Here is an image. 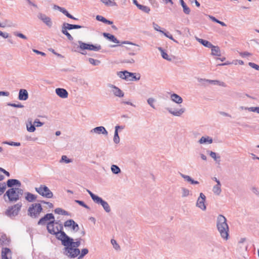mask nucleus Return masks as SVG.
Returning a JSON list of instances; mask_svg holds the SVG:
<instances>
[{"mask_svg":"<svg viewBox=\"0 0 259 259\" xmlns=\"http://www.w3.org/2000/svg\"><path fill=\"white\" fill-rule=\"evenodd\" d=\"M58 239L61 241L62 244L64 246L63 251L65 255L70 258H75L79 255L80 251L77 248L80 245V239H76L74 241L63 231L58 233Z\"/></svg>","mask_w":259,"mask_h":259,"instance_id":"obj_1","label":"nucleus"},{"mask_svg":"<svg viewBox=\"0 0 259 259\" xmlns=\"http://www.w3.org/2000/svg\"><path fill=\"white\" fill-rule=\"evenodd\" d=\"M217 227L221 237L227 240L229 236V226L227 223V219L224 215L220 214L217 217Z\"/></svg>","mask_w":259,"mask_h":259,"instance_id":"obj_2","label":"nucleus"},{"mask_svg":"<svg viewBox=\"0 0 259 259\" xmlns=\"http://www.w3.org/2000/svg\"><path fill=\"white\" fill-rule=\"evenodd\" d=\"M23 190L19 188H12L8 189L4 195L8 197L9 201L16 202L19 200L23 194Z\"/></svg>","mask_w":259,"mask_h":259,"instance_id":"obj_3","label":"nucleus"},{"mask_svg":"<svg viewBox=\"0 0 259 259\" xmlns=\"http://www.w3.org/2000/svg\"><path fill=\"white\" fill-rule=\"evenodd\" d=\"M42 210V208L40 203H34L28 207L27 213L31 218L36 219L39 217Z\"/></svg>","mask_w":259,"mask_h":259,"instance_id":"obj_4","label":"nucleus"},{"mask_svg":"<svg viewBox=\"0 0 259 259\" xmlns=\"http://www.w3.org/2000/svg\"><path fill=\"white\" fill-rule=\"evenodd\" d=\"M117 75L120 78L127 81H138L141 78V76L139 74L137 75L136 73L130 72L126 70L118 72Z\"/></svg>","mask_w":259,"mask_h":259,"instance_id":"obj_5","label":"nucleus"},{"mask_svg":"<svg viewBox=\"0 0 259 259\" xmlns=\"http://www.w3.org/2000/svg\"><path fill=\"white\" fill-rule=\"evenodd\" d=\"M35 190L40 195L44 197L51 198L53 197V193L52 192L47 186L45 185H40L39 187H35Z\"/></svg>","mask_w":259,"mask_h":259,"instance_id":"obj_6","label":"nucleus"},{"mask_svg":"<svg viewBox=\"0 0 259 259\" xmlns=\"http://www.w3.org/2000/svg\"><path fill=\"white\" fill-rule=\"evenodd\" d=\"M22 205V203L19 202L13 206L9 207L5 211V214L11 218L16 217L18 214Z\"/></svg>","mask_w":259,"mask_h":259,"instance_id":"obj_7","label":"nucleus"},{"mask_svg":"<svg viewBox=\"0 0 259 259\" xmlns=\"http://www.w3.org/2000/svg\"><path fill=\"white\" fill-rule=\"evenodd\" d=\"M78 44L79 48L82 50H88L90 51H98L101 49V46L100 45H94L86 44L81 41H78Z\"/></svg>","mask_w":259,"mask_h":259,"instance_id":"obj_8","label":"nucleus"},{"mask_svg":"<svg viewBox=\"0 0 259 259\" xmlns=\"http://www.w3.org/2000/svg\"><path fill=\"white\" fill-rule=\"evenodd\" d=\"M206 201V196L203 193H200L199 196L197 198L196 206L201 209L202 210H205L206 206L205 204Z\"/></svg>","mask_w":259,"mask_h":259,"instance_id":"obj_9","label":"nucleus"},{"mask_svg":"<svg viewBox=\"0 0 259 259\" xmlns=\"http://www.w3.org/2000/svg\"><path fill=\"white\" fill-rule=\"evenodd\" d=\"M37 18L44 23L48 27L51 28L53 25V22L51 18L46 14L39 13L37 15Z\"/></svg>","mask_w":259,"mask_h":259,"instance_id":"obj_10","label":"nucleus"},{"mask_svg":"<svg viewBox=\"0 0 259 259\" xmlns=\"http://www.w3.org/2000/svg\"><path fill=\"white\" fill-rule=\"evenodd\" d=\"M166 109L170 114L175 116H181L186 111L185 108L175 109L167 107Z\"/></svg>","mask_w":259,"mask_h":259,"instance_id":"obj_11","label":"nucleus"},{"mask_svg":"<svg viewBox=\"0 0 259 259\" xmlns=\"http://www.w3.org/2000/svg\"><path fill=\"white\" fill-rule=\"evenodd\" d=\"M107 87L112 90L111 91L115 96L120 98L124 96V93L116 86L109 83L107 84Z\"/></svg>","mask_w":259,"mask_h":259,"instance_id":"obj_12","label":"nucleus"},{"mask_svg":"<svg viewBox=\"0 0 259 259\" xmlns=\"http://www.w3.org/2000/svg\"><path fill=\"white\" fill-rule=\"evenodd\" d=\"M98 204H100L106 212H109L111 211L110 207L107 202L104 200L102 198L99 197L95 202Z\"/></svg>","mask_w":259,"mask_h":259,"instance_id":"obj_13","label":"nucleus"},{"mask_svg":"<svg viewBox=\"0 0 259 259\" xmlns=\"http://www.w3.org/2000/svg\"><path fill=\"white\" fill-rule=\"evenodd\" d=\"M54 223V220L51 221L47 225V230L50 234H56L57 236L58 237V233H60L61 231H59L57 228H55Z\"/></svg>","mask_w":259,"mask_h":259,"instance_id":"obj_14","label":"nucleus"},{"mask_svg":"<svg viewBox=\"0 0 259 259\" xmlns=\"http://www.w3.org/2000/svg\"><path fill=\"white\" fill-rule=\"evenodd\" d=\"M91 133H95L98 135L102 134L105 136H107L108 134L107 131L106 130V128L104 126H97V127H96L93 128L91 131Z\"/></svg>","mask_w":259,"mask_h":259,"instance_id":"obj_15","label":"nucleus"},{"mask_svg":"<svg viewBox=\"0 0 259 259\" xmlns=\"http://www.w3.org/2000/svg\"><path fill=\"white\" fill-rule=\"evenodd\" d=\"M54 220V217L52 213H48L44 217L41 218L38 222V225H45L48 221H52Z\"/></svg>","mask_w":259,"mask_h":259,"instance_id":"obj_16","label":"nucleus"},{"mask_svg":"<svg viewBox=\"0 0 259 259\" xmlns=\"http://www.w3.org/2000/svg\"><path fill=\"white\" fill-rule=\"evenodd\" d=\"M53 9L54 10H57L59 11L60 12H62L63 14H64L65 16H66L67 17L73 19V20H77L76 18L74 17L73 16H72L71 14H70L68 11L64 8L59 7L57 5H54L53 7Z\"/></svg>","mask_w":259,"mask_h":259,"instance_id":"obj_17","label":"nucleus"},{"mask_svg":"<svg viewBox=\"0 0 259 259\" xmlns=\"http://www.w3.org/2000/svg\"><path fill=\"white\" fill-rule=\"evenodd\" d=\"M56 94L60 98L63 99L67 98L68 96V93L67 91L62 88H57L55 90Z\"/></svg>","mask_w":259,"mask_h":259,"instance_id":"obj_18","label":"nucleus"},{"mask_svg":"<svg viewBox=\"0 0 259 259\" xmlns=\"http://www.w3.org/2000/svg\"><path fill=\"white\" fill-rule=\"evenodd\" d=\"M200 144H210L212 143V138L208 136L202 137L198 142Z\"/></svg>","mask_w":259,"mask_h":259,"instance_id":"obj_19","label":"nucleus"},{"mask_svg":"<svg viewBox=\"0 0 259 259\" xmlns=\"http://www.w3.org/2000/svg\"><path fill=\"white\" fill-rule=\"evenodd\" d=\"M28 98V93L25 89H20L19 92L18 99L20 100L26 101Z\"/></svg>","mask_w":259,"mask_h":259,"instance_id":"obj_20","label":"nucleus"},{"mask_svg":"<svg viewBox=\"0 0 259 259\" xmlns=\"http://www.w3.org/2000/svg\"><path fill=\"white\" fill-rule=\"evenodd\" d=\"M2 259H11V251L8 248H4L2 251Z\"/></svg>","mask_w":259,"mask_h":259,"instance_id":"obj_21","label":"nucleus"},{"mask_svg":"<svg viewBox=\"0 0 259 259\" xmlns=\"http://www.w3.org/2000/svg\"><path fill=\"white\" fill-rule=\"evenodd\" d=\"M170 98L172 101L178 104H182L183 101L182 97L175 93L171 94L170 95Z\"/></svg>","mask_w":259,"mask_h":259,"instance_id":"obj_22","label":"nucleus"},{"mask_svg":"<svg viewBox=\"0 0 259 259\" xmlns=\"http://www.w3.org/2000/svg\"><path fill=\"white\" fill-rule=\"evenodd\" d=\"M21 185V184L20 182L16 179H9L8 180L6 184V185H7L8 187H10L11 188H12V187L14 185L20 187Z\"/></svg>","mask_w":259,"mask_h":259,"instance_id":"obj_23","label":"nucleus"},{"mask_svg":"<svg viewBox=\"0 0 259 259\" xmlns=\"http://www.w3.org/2000/svg\"><path fill=\"white\" fill-rule=\"evenodd\" d=\"M26 126L27 131L28 132L32 133L35 132V131L36 130L34 123L32 124V120L30 119H28L26 123Z\"/></svg>","mask_w":259,"mask_h":259,"instance_id":"obj_24","label":"nucleus"},{"mask_svg":"<svg viewBox=\"0 0 259 259\" xmlns=\"http://www.w3.org/2000/svg\"><path fill=\"white\" fill-rule=\"evenodd\" d=\"M103 36L109 39L110 41L116 44H119L120 41L115 37L114 35L108 33H103Z\"/></svg>","mask_w":259,"mask_h":259,"instance_id":"obj_25","label":"nucleus"},{"mask_svg":"<svg viewBox=\"0 0 259 259\" xmlns=\"http://www.w3.org/2000/svg\"><path fill=\"white\" fill-rule=\"evenodd\" d=\"M195 39L198 42H199L201 45H202L203 46H204V47H205L206 48H210L212 46V44L210 42H209L206 40L199 38L197 37H195Z\"/></svg>","mask_w":259,"mask_h":259,"instance_id":"obj_26","label":"nucleus"},{"mask_svg":"<svg viewBox=\"0 0 259 259\" xmlns=\"http://www.w3.org/2000/svg\"><path fill=\"white\" fill-rule=\"evenodd\" d=\"M221 186V183H218V184L213 186L212 188V192L215 195L219 196L221 194L222 192Z\"/></svg>","mask_w":259,"mask_h":259,"instance_id":"obj_27","label":"nucleus"},{"mask_svg":"<svg viewBox=\"0 0 259 259\" xmlns=\"http://www.w3.org/2000/svg\"><path fill=\"white\" fill-rule=\"evenodd\" d=\"M181 193L182 198H186L192 195L191 191L185 187L181 188Z\"/></svg>","mask_w":259,"mask_h":259,"instance_id":"obj_28","label":"nucleus"},{"mask_svg":"<svg viewBox=\"0 0 259 259\" xmlns=\"http://www.w3.org/2000/svg\"><path fill=\"white\" fill-rule=\"evenodd\" d=\"M211 50V55L213 56H220L221 50L218 46H214L212 45V47L210 48Z\"/></svg>","mask_w":259,"mask_h":259,"instance_id":"obj_29","label":"nucleus"},{"mask_svg":"<svg viewBox=\"0 0 259 259\" xmlns=\"http://www.w3.org/2000/svg\"><path fill=\"white\" fill-rule=\"evenodd\" d=\"M37 198V196L30 192L25 193V199L28 202H33Z\"/></svg>","mask_w":259,"mask_h":259,"instance_id":"obj_30","label":"nucleus"},{"mask_svg":"<svg viewBox=\"0 0 259 259\" xmlns=\"http://www.w3.org/2000/svg\"><path fill=\"white\" fill-rule=\"evenodd\" d=\"M67 30H68V29L65 27V25L64 26L62 25L61 30L62 33L67 36L68 40L72 41L73 40V37L71 35V34L68 32Z\"/></svg>","mask_w":259,"mask_h":259,"instance_id":"obj_31","label":"nucleus"},{"mask_svg":"<svg viewBox=\"0 0 259 259\" xmlns=\"http://www.w3.org/2000/svg\"><path fill=\"white\" fill-rule=\"evenodd\" d=\"M63 25H65V27H66L67 29H68V30L73 29H79L82 28L83 26L81 25H75V24H71L67 23H64L63 24Z\"/></svg>","mask_w":259,"mask_h":259,"instance_id":"obj_32","label":"nucleus"},{"mask_svg":"<svg viewBox=\"0 0 259 259\" xmlns=\"http://www.w3.org/2000/svg\"><path fill=\"white\" fill-rule=\"evenodd\" d=\"M96 19L99 21L102 22L104 23H106L109 25L113 24V22L106 19L105 18L101 15H97L96 16Z\"/></svg>","mask_w":259,"mask_h":259,"instance_id":"obj_33","label":"nucleus"},{"mask_svg":"<svg viewBox=\"0 0 259 259\" xmlns=\"http://www.w3.org/2000/svg\"><path fill=\"white\" fill-rule=\"evenodd\" d=\"M207 82H209V83H212L213 84H214V85H219L220 86H222V87H226V84L224 82H222V81H219V80H209V79H207L206 80Z\"/></svg>","mask_w":259,"mask_h":259,"instance_id":"obj_34","label":"nucleus"},{"mask_svg":"<svg viewBox=\"0 0 259 259\" xmlns=\"http://www.w3.org/2000/svg\"><path fill=\"white\" fill-rule=\"evenodd\" d=\"M101 2L107 6H116V3L114 0H101Z\"/></svg>","mask_w":259,"mask_h":259,"instance_id":"obj_35","label":"nucleus"},{"mask_svg":"<svg viewBox=\"0 0 259 259\" xmlns=\"http://www.w3.org/2000/svg\"><path fill=\"white\" fill-rule=\"evenodd\" d=\"M181 4L183 8L184 12L186 14H189L190 12V9L187 7L186 4L185 3L183 0H180Z\"/></svg>","mask_w":259,"mask_h":259,"instance_id":"obj_36","label":"nucleus"},{"mask_svg":"<svg viewBox=\"0 0 259 259\" xmlns=\"http://www.w3.org/2000/svg\"><path fill=\"white\" fill-rule=\"evenodd\" d=\"M111 170L114 174H118L121 172L120 168L116 165L113 164L111 166Z\"/></svg>","mask_w":259,"mask_h":259,"instance_id":"obj_37","label":"nucleus"},{"mask_svg":"<svg viewBox=\"0 0 259 259\" xmlns=\"http://www.w3.org/2000/svg\"><path fill=\"white\" fill-rule=\"evenodd\" d=\"M158 49L161 52V56L163 59L168 61H171V59L169 57L167 54L165 53L161 48L159 47Z\"/></svg>","mask_w":259,"mask_h":259,"instance_id":"obj_38","label":"nucleus"},{"mask_svg":"<svg viewBox=\"0 0 259 259\" xmlns=\"http://www.w3.org/2000/svg\"><path fill=\"white\" fill-rule=\"evenodd\" d=\"M210 156L213 158L215 161H220V156L217 155V153L213 151H208Z\"/></svg>","mask_w":259,"mask_h":259,"instance_id":"obj_39","label":"nucleus"},{"mask_svg":"<svg viewBox=\"0 0 259 259\" xmlns=\"http://www.w3.org/2000/svg\"><path fill=\"white\" fill-rule=\"evenodd\" d=\"M147 103L148 105L153 109H155V107L154 105L155 103L156 102V100L153 98H149L147 100Z\"/></svg>","mask_w":259,"mask_h":259,"instance_id":"obj_40","label":"nucleus"},{"mask_svg":"<svg viewBox=\"0 0 259 259\" xmlns=\"http://www.w3.org/2000/svg\"><path fill=\"white\" fill-rule=\"evenodd\" d=\"M59 162L60 163H69L72 162V160L68 158L66 155H63Z\"/></svg>","mask_w":259,"mask_h":259,"instance_id":"obj_41","label":"nucleus"},{"mask_svg":"<svg viewBox=\"0 0 259 259\" xmlns=\"http://www.w3.org/2000/svg\"><path fill=\"white\" fill-rule=\"evenodd\" d=\"M88 61L92 65L94 66H98L100 64L101 62L100 60L94 59L92 58H90L88 59Z\"/></svg>","mask_w":259,"mask_h":259,"instance_id":"obj_42","label":"nucleus"},{"mask_svg":"<svg viewBox=\"0 0 259 259\" xmlns=\"http://www.w3.org/2000/svg\"><path fill=\"white\" fill-rule=\"evenodd\" d=\"M88 252L89 250L87 248L82 249L80 252L79 255H78V259L82 258L86 254L88 253Z\"/></svg>","mask_w":259,"mask_h":259,"instance_id":"obj_43","label":"nucleus"},{"mask_svg":"<svg viewBox=\"0 0 259 259\" xmlns=\"http://www.w3.org/2000/svg\"><path fill=\"white\" fill-rule=\"evenodd\" d=\"M113 140L114 143L116 144L120 142V138L118 135V132L114 131Z\"/></svg>","mask_w":259,"mask_h":259,"instance_id":"obj_44","label":"nucleus"},{"mask_svg":"<svg viewBox=\"0 0 259 259\" xmlns=\"http://www.w3.org/2000/svg\"><path fill=\"white\" fill-rule=\"evenodd\" d=\"M138 8L140 10H141V11H142L146 13H148V14L149 13V12L150 11V8L146 6L140 5V6H139Z\"/></svg>","mask_w":259,"mask_h":259,"instance_id":"obj_45","label":"nucleus"},{"mask_svg":"<svg viewBox=\"0 0 259 259\" xmlns=\"http://www.w3.org/2000/svg\"><path fill=\"white\" fill-rule=\"evenodd\" d=\"M55 212L57 214H61L63 215H68V213L67 211L62 209L61 208H57L55 209Z\"/></svg>","mask_w":259,"mask_h":259,"instance_id":"obj_46","label":"nucleus"},{"mask_svg":"<svg viewBox=\"0 0 259 259\" xmlns=\"http://www.w3.org/2000/svg\"><path fill=\"white\" fill-rule=\"evenodd\" d=\"M180 175L181 176L182 178H183L185 181L191 183L193 179L188 175H184L182 173H180Z\"/></svg>","mask_w":259,"mask_h":259,"instance_id":"obj_47","label":"nucleus"},{"mask_svg":"<svg viewBox=\"0 0 259 259\" xmlns=\"http://www.w3.org/2000/svg\"><path fill=\"white\" fill-rule=\"evenodd\" d=\"M13 34H14V36L18 37L21 38L23 39H27V37H26V36H25L23 33H22L21 32H19L18 31H14L13 32Z\"/></svg>","mask_w":259,"mask_h":259,"instance_id":"obj_48","label":"nucleus"},{"mask_svg":"<svg viewBox=\"0 0 259 259\" xmlns=\"http://www.w3.org/2000/svg\"><path fill=\"white\" fill-rule=\"evenodd\" d=\"M3 144H7L10 146H20L21 144L19 142H8V141H5L3 142Z\"/></svg>","mask_w":259,"mask_h":259,"instance_id":"obj_49","label":"nucleus"},{"mask_svg":"<svg viewBox=\"0 0 259 259\" xmlns=\"http://www.w3.org/2000/svg\"><path fill=\"white\" fill-rule=\"evenodd\" d=\"M6 188L7 185L5 183H0V196L4 193Z\"/></svg>","mask_w":259,"mask_h":259,"instance_id":"obj_50","label":"nucleus"},{"mask_svg":"<svg viewBox=\"0 0 259 259\" xmlns=\"http://www.w3.org/2000/svg\"><path fill=\"white\" fill-rule=\"evenodd\" d=\"M111 243L115 250H118L120 249V246L115 240L111 239Z\"/></svg>","mask_w":259,"mask_h":259,"instance_id":"obj_51","label":"nucleus"},{"mask_svg":"<svg viewBox=\"0 0 259 259\" xmlns=\"http://www.w3.org/2000/svg\"><path fill=\"white\" fill-rule=\"evenodd\" d=\"M245 109L248 110L249 111L256 112L259 114V107H248L245 108Z\"/></svg>","mask_w":259,"mask_h":259,"instance_id":"obj_52","label":"nucleus"},{"mask_svg":"<svg viewBox=\"0 0 259 259\" xmlns=\"http://www.w3.org/2000/svg\"><path fill=\"white\" fill-rule=\"evenodd\" d=\"M74 224V221L73 220H69L66 221L64 223V226L66 227H71L72 225Z\"/></svg>","mask_w":259,"mask_h":259,"instance_id":"obj_53","label":"nucleus"},{"mask_svg":"<svg viewBox=\"0 0 259 259\" xmlns=\"http://www.w3.org/2000/svg\"><path fill=\"white\" fill-rule=\"evenodd\" d=\"M33 123L35 127H40L44 125V123L40 121L38 119H35Z\"/></svg>","mask_w":259,"mask_h":259,"instance_id":"obj_54","label":"nucleus"},{"mask_svg":"<svg viewBox=\"0 0 259 259\" xmlns=\"http://www.w3.org/2000/svg\"><path fill=\"white\" fill-rule=\"evenodd\" d=\"M210 18L213 21L215 22L221 24L222 26H226V24L224 22L218 20L215 17L210 16Z\"/></svg>","mask_w":259,"mask_h":259,"instance_id":"obj_55","label":"nucleus"},{"mask_svg":"<svg viewBox=\"0 0 259 259\" xmlns=\"http://www.w3.org/2000/svg\"><path fill=\"white\" fill-rule=\"evenodd\" d=\"M87 191L90 194V196L91 197V198L93 199V200L94 201V202H95V201L99 197L98 196L95 195L89 190H87Z\"/></svg>","mask_w":259,"mask_h":259,"instance_id":"obj_56","label":"nucleus"},{"mask_svg":"<svg viewBox=\"0 0 259 259\" xmlns=\"http://www.w3.org/2000/svg\"><path fill=\"white\" fill-rule=\"evenodd\" d=\"M152 25H153V27L154 29L156 31H159V32H161L162 33L164 32L163 31H162V30H161L160 29V26L157 24H156V23L153 22L152 23Z\"/></svg>","mask_w":259,"mask_h":259,"instance_id":"obj_57","label":"nucleus"},{"mask_svg":"<svg viewBox=\"0 0 259 259\" xmlns=\"http://www.w3.org/2000/svg\"><path fill=\"white\" fill-rule=\"evenodd\" d=\"M75 202L85 208L90 209V207L87 205H86L82 201L75 200Z\"/></svg>","mask_w":259,"mask_h":259,"instance_id":"obj_58","label":"nucleus"},{"mask_svg":"<svg viewBox=\"0 0 259 259\" xmlns=\"http://www.w3.org/2000/svg\"><path fill=\"white\" fill-rule=\"evenodd\" d=\"M248 65L251 67L252 68L255 69L256 70L259 71V66L254 63L252 62H249Z\"/></svg>","mask_w":259,"mask_h":259,"instance_id":"obj_59","label":"nucleus"},{"mask_svg":"<svg viewBox=\"0 0 259 259\" xmlns=\"http://www.w3.org/2000/svg\"><path fill=\"white\" fill-rule=\"evenodd\" d=\"M239 54L242 57H250L252 56V54L248 52H240Z\"/></svg>","mask_w":259,"mask_h":259,"instance_id":"obj_60","label":"nucleus"},{"mask_svg":"<svg viewBox=\"0 0 259 259\" xmlns=\"http://www.w3.org/2000/svg\"><path fill=\"white\" fill-rule=\"evenodd\" d=\"M8 105L10 106L14 107H16V108H21L24 107V106L23 105H22L21 104H16L15 103H9Z\"/></svg>","mask_w":259,"mask_h":259,"instance_id":"obj_61","label":"nucleus"},{"mask_svg":"<svg viewBox=\"0 0 259 259\" xmlns=\"http://www.w3.org/2000/svg\"><path fill=\"white\" fill-rule=\"evenodd\" d=\"M0 36L4 38H8L10 36V35L7 32H4L0 30Z\"/></svg>","mask_w":259,"mask_h":259,"instance_id":"obj_62","label":"nucleus"},{"mask_svg":"<svg viewBox=\"0 0 259 259\" xmlns=\"http://www.w3.org/2000/svg\"><path fill=\"white\" fill-rule=\"evenodd\" d=\"M72 229L73 231H77L79 229V226L77 224L74 222V224L72 225Z\"/></svg>","mask_w":259,"mask_h":259,"instance_id":"obj_63","label":"nucleus"},{"mask_svg":"<svg viewBox=\"0 0 259 259\" xmlns=\"http://www.w3.org/2000/svg\"><path fill=\"white\" fill-rule=\"evenodd\" d=\"M252 192L257 196H259V190L256 187H252L251 188Z\"/></svg>","mask_w":259,"mask_h":259,"instance_id":"obj_64","label":"nucleus"}]
</instances>
